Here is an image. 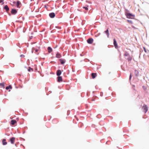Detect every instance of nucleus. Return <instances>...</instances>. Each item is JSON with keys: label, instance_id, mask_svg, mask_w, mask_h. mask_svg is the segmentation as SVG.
<instances>
[{"label": "nucleus", "instance_id": "nucleus-1", "mask_svg": "<svg viewBox=\"0 0 149 149\" xmlns=\"http://www.w3.org/2000/svg\"><path fill=\"white\" fill-rule=\"evenodd\" d=\"M124 56L125 57L126 56L128 57V58L127 59V60L128 61H131L132 60V57L129 55V53L127 52L126 51L125 52V53L124 54Z\"/></svg>", "mask_w": 149, "mask_h": 149}, {"label": "nucleus", "instance_id": "nucleus-2", "mask_svg": "<svg viewBox=\"0 0 149 149\" xmlns=\"http://www.w3.org/2000/svg\"><path fill=\"white\" fill-rule=\"evenodd\" d=\"M144 112L146 113L148 111V107L146 105H144L142 107Z\"/></svg>", "mask_w": 149, "mask_h": 149}, {"label": "nucleus", "instance_id": "nucleus-3", "mask_svg": "<svg viewBox=\"0 0 149 149\" xmlns=\"http://www.w3.org/2000/svg\"><path fill=\"white\" fill-rule=\"evenodd\" d=\"M15 138L12 137L10 139V141L12 144H14L15 141Z\"/></svg>", "mask_w": 149, "mask_h": 149}, {"label": "nucleus", "instance_id": "nucleus-4", "mask_svg": "<svg viewBox=\"0 0 149 149\" xmlns=\"http://www.w3.org/2000/svg\"><path fill=\"white\" fill-rule=\"evenodd\" d=\"M113 44L114 45L115 47L116 48H118V46L116 42V41L115 39H113Z\"/></svg>", "mask_w": 149, "mask_h": 149}, {"label": "nucleus", "instance_id": "nucleus-5", "mask_svg": "<svg viewBox=\"0 0 149 149\" xmlns=\"http://www.w3.org/2000/svg\"><path fill=\"white\" fill-rule=\"evenodd\" d=\"M55 14L54 13H51L49 14V16L50 17L52 18L54 17L55 16Z\"/></svg>", "mask_w": 149, "mask_h": 149}, {"label": "nucleus", "instance_id": "nucleus-6", "mask_svg": "<svg viewBox=\"0 0 149 149\" xmlns=\"http://www.w3.org/2000/svg\"><path fill=\"white\" fill-rule=\"evenodd\" d=\"M93 40L92 38H89L87 40V42L89 44H91L93 42Z\"/></svg>", "mask_w": 149, "mask_h": 149}, {"label": "nucleus", "instance_id": "nucleus-7", "mask_svg": "<svg viewBox=\"0 0 149 149\" xmlns=\"http://www.w3.org/2000/svg\"><path fill=\"white\" fill-rule=\"evenodd\" d=\"M58 81V82L62 81V78L61 77L58 76L57 77Z\"/></svg>", "mask_w": 149, "mask_h": 149}, {"label": "nucleus", "instance_id": "nucleus-8", "mask_svg": "<svg viewBox=\"0 0 149 149\" xmlns=\"http://www.w3.org/2000/svg\"><path fill=\"white\" fill-rule=\"evenodd\" d=\"M59 61L61 63V64H64L65 62V60L62 59H60Z\"/></svg>", "mask_w": 149, "mask_h": 149}, {"label": "nucleus", "instance_id": "nucleus-9", "mask_svg": "<svg viewBox=\"0 0 149 149\" xmlns=\"http://www.w3.org/2000/svg\"><path fill=\"white\" fill-rule=\"evenodd\" d=\"M17 12V11L15 10L14 9H12L11 11V13L13 14H15Z\"/></svg>", "mask_w": 149, "mask_h": 149}, {"label": "nucleus", "instance_id": "nucleus-10", "mask_svg": "<svg viewBox=\"0 0 149 149\" xmlns=\"http://www.w3.org/2000/svg\"><path fill=\"white\" fill-rule=\"evenodd\" d=\"M97 76V74L96 73H92L91 74V76L93 79H94Z\"/></svg>", "mask_w": 149, "mask_h": 149}, {"label": "nucleus", "instance_id": "nucleus-11", "mask_svg": "<svg viewBox=\"0 0 149 149\" xmlns=\"http://www.w3.org/2000/svg\"><path fill=\"white\" fill-rule=\"evenodd\" d=\"M61 73V71L60 70H58L57 71L56 74L58 76H59Z\"/></svg>", "mask_w": 149, "mask_h": 149}, {"label": "nucleus", "instance_id": "nucleus-12", "mask_svg": "<svg viewBox=\"0 0 149 149\" xmlns=\"http://www.w3.org/2000/svg\"><path fill=\"white\" fill-rule=\"evenodd\" d=\"M133 16V15H132L131 14L129 13H127V18H131V17Z\"/></svg>", "mask_w": 149, "mask_h": 149}, {"label": "nucleus", "instance_id": "nucleus-13", "mask_svg": "<svg viewBox=\"0 0 149 149\" xmlns=\"http://www.w3.org/2000/svg\"><path fill=\"white\" fill-rule=\"evenodd\" d=\"M4 9L6 11H8L9 10V8L7 5H6L4 6Z\"/></svg>", "mask_w": 149, "mask_h": 149}, {"label": "nucleus", "instance_id": "nucleus-14", "mask_svg": "<svg viewBox=\"0 0 149 149\" xmlns=\"http://www.w3.org/2000/svg\"><path fill=\"white\" fill-rule=\"evenodd\" d=\"M2 143L3 145H6L7 144V143L6 141V139H3L2 141Z\"/></svg>", "mask_w": 149, "mask_h": 149}, {"label": "nucleus", "instance_id": "nucleus-15", "mask_svg": "<svg viewBox=\"0 0 149 149\" xmlns=\"http://www.w3.org/2000/svg\"><path fill=\"white\" fill-rule=\"evenodd\" d=\"M16 123V121L15 120H12L11 121V124L12 125H14Z\"/></svg>", "mask_w": 149, "mask_h": 149}, {"label": "nucleus", "instance_id": "nucleus-16", "mask_svg": "<svg viewBox=\"0 0 149 149\" xmlns=\"http://www.w3.org/2000/svg\"><path fill=\"white\" fill-rule=\"evenodd\" d=\"M48 52L49 53H51L52 51V49L50 47H48L47 48Z\"/></svg>", "mask_w": 149, "mask_h": 149}, {"label": "nucleus", "instance_id": "nucleus-17", "mask_svg": "<svg viewBox=\"0 0 149 149\" xmlns=\"http://www.w3.org/2000/svg\"><path fill=\"white\" fill-rule=\"evenodd\" d=\"M21 4V3L20 2L18 1H17V7L19 8V5Z\"/></svg>", "mask_w": 149, "mask_h": 149}, {"label": "nucleus", "instance_id": "nucleus-18", "mask_svg": "<svg viewBox=\"0 0 149 149\" xmlns=\"http://www.w3.org/2000/svg\"><path fill=\"white\" fill-rule=\"evenodd\" d=\"M12 87L11 85H9L8 86H7L6 88V90H8L9 89H12Z\"/></svg>", "mask_w": 149, "mask_h": 149}, {"label": "nucleus", "instance_id": "nucleus-19", "mask_svg": "<svg viewBox=\"0 0 149 149\" xmlns=\"http://www.w3.org/2000/svg\"><path fill=\"white\" fill-rule=\"evenodd\" d=\"M56 57L57 58H59L61 57V56L60 54L58 53L56 54Z\"/></svg>", "mask_w": 149, "mask_h": 149}, {"label": "nucleus", "instance_id": "nucleus-20", "mask_svg": "<svg viewBox=\"0 0 149 149\" xmlns=\"http://www.w3.org/2000/svg\"><path fill=\"white\" fill-rule=\"evenodd\" d=\"M135 74L136 75V76H138L139 75V72L137 70H135Z\"/></svg>", "mask_w": 149, "mask_h": 149}, {"label": "nucleus", "instance_id": "nucleus-21", "mask_svg": "<svg viewBox=\"0 0 149 149\" xmlns=\"http://www.w3.org/2000/svg\"><path fill=\"white\" fill-rule=\"evenodd\" d=\"M35 50L36 52H38L39 50L38 49H36V48L35 47H33L32 49V53H33V50Z\"/></svg>", "mask_w": 149, "mask_h": 149}, {"label": "nucleus", "instance_id": "nucleus-22", "mask_svg": "<svg viewBox=\"0 0 149 149\" xmlns=\"http://www.w3.org/2000/svg\"><path fill=\"white\" fill-rule=\"evenodd\" d=\"M104 32L107 35L108 37L109 36V32L108 29H107L106 31H105Z\"/></svg>", "mask_w": 149, "mask_h": 149}, {"label": "nucleus", "instance_id": "nucleus-23", "mask_svg": "<svg viewBox=\"0 0 149 149\" xmlns=\"http://www.w3.org/2000/svg\"><path fill=\"white\" fill-rule=\"evenodd\" d=\"M143 49L144 51L146 53H148L149 52L148 50V51L146 50V48L145 47H143Z\"/></svg>", "mask_w": 149, "mask_h": 149}, {"label": "nucleus", "instance_id": "nucleus-24", "mask_svg": "<svg viewBox=\"0 0 149 149\" xmlns=\"http://www.w3.org/2000/svg\"><path fill=\"white\" fill-rule=\"evenodd\" d=\"M31 70L32 71H33V69L32 68H31L30 67H29V68L28 69V71L29 72H30Z\"/></svg>", "mask_w": 149, "mask_h": 149}, {"label": "nucleus", "instance_id": "nucleus-25", "mask_svg": "<svg viewBox=\"0 0 149 149\" xmlns=\"http://www.w3.org/2000/svg\"><path fill=\"white\" fill-rule=\"evenodd\" d=\"M0 86H2L3 87H4V85L3 83H0Z\"/></svg>", "mask_w": 149, "mask_h": 149}, {"label": "nucleus", "instance_id": "nucleus-26", "mask_svg": "<svg viewBox=\"0 0 149 149\" xmlns=\"http://www.w3.org/2000/svg\"><path fill=\"white\" fill-rule=\"evenodd\" d=\"M142 87L145 91H146L147 89L146 87L145 86H143Z\"/></svg>", "mask_w": 149, "mask_h": 149}, {"label": "nucleus", "instance_id": "nucleus-27", "mask_svg": "<svg viewBox=\"0 0 149 149\" xmlns=\"http://www.w3.org/2000/svg\"><path fill=\"white\" fill-rule=\"evenodd\" d=\"M16 4V2H12L11 3V4L13 6H14Z\"/></svg>", "mask_w": 149, "mask_h": 149}, {"label": "nucleus", "instance_id": "nucleus-28", "mask_svg": "<svg viewBox=\"0 0 149 149\" xmlns=\"http://www.w3.org/2000/svg\"><path fill=\"white\" fill-rule=\"evenodd\" d=\"M3 1V0H0V3H2V4H3L4 3Z\"/></svg>", "mask_w": 149, "mask_h": 149}, {"label": "nucleus", "instance_id": "nucleus-29", "mask_svg": "<svg viewBox=\"0 0 149 149\" xmlns=\"http://www.w3.org/2000/svg\"><path fill=\"white\" fill-rule=\"evenodd\" d=\"M84 9L86 10H88V8L86 7H84Z\"/></svg>", "mask_w": 149, "mask_h": 149}, {"label": "nucleus", "instance_id": "nucleus-30", "mask_svg": "<svg viewBox=\"0 0 149 149\" xmlns=\"http://www.w3.org/2000/svg\"><path fill=\"white\" fill-rule=\"evenodd\" d=\"M132 74H130V78H129L130 80H131V78H132Z\"/></svg>", "mask_w": 149, "mask_h": 149}, {"label": "nucleus", "instance_id": "nucleus-31", "mask_svg": "<svg viewBox=\"0 0 149 149\" xmlns=\"http://www.w3.org/2000/svg\"><path fill=\"white\" fill-rule=\"evenodd\" d=\"M21 57H24V56L23 55H20Z\"/></svg>", "mask_w": 149, "mask_h": 149}, {"label": "nucleus", "instance_id": "nucleus-32", "mask_svg": "<svg viewBox=\"0 0 149 149\" xmlns=\"http://www.w3.org/2000/svg\"><path fill=\"white\" fill-rule=\"evenodd\" d=\"M86 107H88V106L87 105H86Z\"/></svg>", "mask_w": 149, "mask_h": 149}, {"label": "nucleus", "instance_id": "nucleus-33", "mask_svg": "<svg viewBox=\"0 0 149 149\" xmlns=\"http://www.w3.org/2000/svg\"><path fill=\"white\" fill-rule=\"evenodd\" d=\"M38 49H39L40 48V46H38Z\"/></svg>", "mask_w": 149, "mask_h": 149}, {"label": "nucleus", "instance_id": "nucleus-34", "mask_svg": "<svg viewBox=\"0 0 149 149\" xmlns=\"http://www.w3.org/2000/svg\"><path fill=\"white\" fill-rule=\"evenodd\" d=\"M128 22H131V21H129V20H128Z\"/></svg>", "mask_w": 149, "mask_h": 149}]
</instances>
